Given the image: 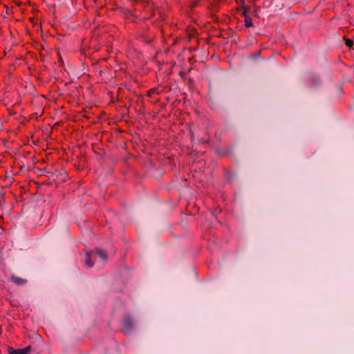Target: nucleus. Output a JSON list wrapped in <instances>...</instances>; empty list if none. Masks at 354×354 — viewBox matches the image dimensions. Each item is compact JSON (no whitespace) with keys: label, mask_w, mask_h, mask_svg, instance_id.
Masks as SVG:
<instances>
[{"label":"nucleus","mask_w":354,"mask_h":354,"mask_svg":"<svg viewBox=\"0 0 354 354\" xmlns=\"http://www.w3.org/2000/svg\"><path fill=\"white\" fill-rule=\"evenodd\" d=\"M134 326V322L132 318L127 315L126 316L122 321V328L121 330L124 333H130Z\"/></svg>","instance_id":"f257e3e1"},{"label":"nucleus","mask_w":354,"mask_h":354,"mask_svg":"<svg viewBox=\"0 0 354 354\" xmlns=\"http://www.w3.org/2000/svg\"><path fill=\"white\" fill-rule=\"evenodd\" d=\"M192 133V138L194 139V138H196L200 142H208L209 141V135L207 131L204 133V136H201L200 133L198 132L196 133V135L191 130Z\"/></svg>","instance_id":"f03ea898"},{"label":"nucleus","mask_w":354,"mask_h":354,"mask_svg":"<svg viewBox=\"0 0 354 354\" xmlns=\"http://www.w3.org/2000/svg\"><path fill=\"white\" fill-rule=\"evenodd\" d=\"M30 351V346H26L23 348L13 349L12 348H9L10 354H29Z\"/></svg>","instance_id":"7ed1b4c3"},{"label":"nucleus","mask_w":354,"mask_h":354,"mask_svg":"<svg viewBox=\"0 0 354 354\" xmlns=\"http://www.w3.org/2000/svg\"><path fill=\"white\" fill-rule=\"evenodd\" d=\"M242 8L243 10V14L245 16V25L246 27H252L253 26L252 20L251 18L247 16V12L248 8L244 3L242 5Z\"/></svg>","instance_id":"20e7f679"},{"label":"nucleus","mask_w":354,"mask_h":354,"mask_svg":"<svg viewBox=\"0 0 354 354\" xmlns=\"http://www.w3.org/2000/svg\"><path fill=\"white\" fill-rule=\"evenodd\" d=\"M10 281L17 286H22L26 283L27 280L15 275H12L10 277Z\"/></svg>","instance_id":"39448f33"},{"label":"nucleus","mask_w":354,"mask_h":354,"mask_svg":"<svg viewBox=\"0 0 354 354\" xmlns=\"http://www.w3.org/2000/svg\"><path fill=\"white\" fill-rule=\"evenodd\" d=\"M93 256H94V252H93V251H91L86 254L85 264L88 268H92L93 266V263H91Z\"/></svg>","instance_id":"423d86ee"},{"label":"nucleus","mask_w":354,"mask_h":354,"mask_svg":"<svg viewBox=\"0 0 354 354\" xmlns=\"http://www.w3.org/2000/svg\"><path fill=\"white\" fill-rule=\"evenodd\" d=\"M94 252V255H98L102 260L106 261L107 260V253L106 251L100 249H97L95 250H93Z\"/></svg>","instance_id":"0eeeda50"},{"label":"nucleus","mask_w":354,"mask_h":354,"mask_svg":"<svg viewBox=\"0 0 354 354\" xmlns=\"http://www.w3.org/2000/svg\"><path fill=\"white\" fill-rule=\"evenodd\" d=\"M158 93H159V91H158V88H153L148 91L147 95L150 97H152L153 96L158 94Z\"/></svg>","instance_id":"6e6552de"},{"label":"nucleus","mask_w":354,"mask_h":354,"mask_svg":"<svg viewBox=\"0 0 354 354\" xmlns=\"http://www.w3.org/2000/svg\"><path fill=\"white\" fill-rule=\"evenodd\" d=\"M344 39L347 47L351 48L353 46V41L352 39L348 38H344Z\"/></svg>","instance_id":"1a4fd4ad"},{"label":"nucleus","mask_w":354,"mask_h":354,"mask_svg":"<svg viewBox=\"0 0 354 354\" xmlns=\"http://www.w3.org/2000/svg\"><path fill=\"white\" fill-rule=\"evenodd\" d=\"M259 55H260V52H257L256 54V56H259Z\"/></svg>","instance_id":"9d476101"},{"label":"nucleus","mask_w":354,"mask_h":354,"mask_svg":"<svg viewBox=\"0 0 354 354\" xmlns=\"http://www.w3.org/2000/svg\"><path fill=\"white\" fill-rule=\"evenodd\" d=\"M241 2H242V4H243V3H244L243 0H241Z\"/></svg>","instance_id":"9b49d317"}]
</instances>
